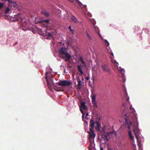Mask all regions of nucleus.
I'll use <instances>...</instances> for the list:
<instances>
[{"instance_id": "obj_16", "label": "nucleus", "mask_w": 150, "mask_h": 150, "mask_svg": "<svg viewBox=\"0 0 150 150\" xmlns=\"http://www.w3.org/2000/svg\"><path fill=\"white\" fill-rule=\"evenodd\" d=\"M21 16V14L18 13L14 16V18L15 19L16 21H19V20H22Z\"/></svg>"}, {"instance_id": "obj_25", "label": "nucleus", "mask_w": 150, "mask_h": 150, "mask_svg": "<svg viewBox=\"0 0 150 150\" xmlns=\"http://www.w3.org/2000/svg\"><path fill=\"white\" fill-rule=\"evenodd\" d=\"M122 82H125L126 80V79H125V77L124 76V75H122Z\"/></svg>"}, {"instance_id": "obj_11", "label": "nucleus", "mask_w": 150, "mask_h": 150, "mask_svg": "<svg viewBox=\"0 0 150 150\" xmlns=\"http://www.w3.org/2000/svg\"><path fill=\"white\" fill-rule=\"evenodd\" d=\"M71 84V83L70 81L64 80L61 81L58 83V85L62 86H67L70 85Z\"/></svg>"}, {"instance_id": "obj_38", "label": "nucleus", "mask_w": 150, "mask_h": 150, "mask_svg": "<svg viewBox=\"0 0 150 150\" xmlns=\"http://www.w3.org/2000/svg\"><path fill=\"white\" fill-rule=\"evenodd\" d=\"M92 75H93V76L92 78V80L93 81V82H94V77L93 76V73H92Z\"/></svg>"}, {"instance_id": "obj_31", "label": "nucleus", "mask_w": 150, "mask_h": 150, "mask_svg": "<svg viewBox=\"0 0 150 150\" xmlns=\"http://www.w3.org/2000/svg\"><path fill=\"white\" fill-rule=\"evenodd\" d=\"M3 4L1 2H0V9L3 7Z\"/></svg>"}, {"instance_id": "obj_22", "label": "nucleus", "mask_w": 150, "mask_h": 150, "mask_svg": "<svg viewBox=\"0 0 150 150\" xmlns=\"http://www.w3.org/2000/svg\"><path fill=\"white\" fill-rule=\"evenodd\" d=\"M71 19L75 23H76L78 22L76 18L74 16H72L71 17Z\"/></svg>"}, {"instance_id": "obj_13", "label": "nucleus", "mask_w": 150, "mask_h": 150, "mask_svg": "<svg viewBox=\"0 0 150 150\" xmlns=\"http://www.w3.org/2000/svg\"><path fill=\"white\" fill-rule=\"evenodd\" d=\"M94 130L92 129H89V132L88 133L89 135L90 139H94L96 136V134L94 132Z\"/></svg>"}, {"instance_id": "obj_27", "label": "nucleus", "mask_w": 150, "mask_h": 150, "mask_svg": "<svg viewBox=\"0 0 150 150\" xmlns=\"http://www.w3.org/2000/svg\"><path fill=\"white\" fill-rule=\"evenodd\" d=\"M120 71L121 73H122V75H124V72H125V70L124 69H121V70H120Z\"/></svg>"}, {"instance_id": "obj_32", "label": "nucleus", "mask_w": 150, "mask_h": 150, "mask_svg": "<svg viewBox=\"0 0 150 150\" xmlns=\"http://www.w3.org/2000/svg\"><path fill=\"white\" fill-rule=\"evenodd\" d=\"M47 35L49 37H51L52 35V34L50 32H48L47 33Z\"/></svg>"}, {"instance_id": "obj_34", "label": "nucleus", "mask_w": 150, "mask_h": 150, "mask_svg": "<svg viewBox=\"0 0 150 150\" xmlns=\"http://www.w3.org/2000/svg\"><path fill=\"white\" fill-rule=\"evenodd\" d=\"M105 42L107 43H108V45H107V46H108L109 45V43L108 42V41L106 40H105Z\"/></svg>"}, {"instance_id": "obj_20", "label": "nucleus", "mask_w": 150, "mask_h": 150, "mask_svg": "<svg viewBox=\"0 0 150 150\" xmlns=\"http://www.w3.org/2000/svg\"><path fill=\"white\" fill-rule=\"evenodd\" d=\"M77 81L78 82V87L79 88V89H80L81 88V81H80L79 78L77 79Z\"/></svg>"}, {"instance_id": "obj_29", "label": "nucleus", "mask_w": 150, "mask_h": 150, "mask_svg": "<svg viewBox=\"0 0 150 150\" xmlns=\"http://www.w3.org/2000/svg\"><path fill=\"white\" fill-rule=\"evenodd\" d=\"M140 144H138V146H139V150H142V147L141 146H140ZM134 149V150H136V149Z\"/></svg>"}, {"instance_id": "obj_7", "label": "nucleus", "mask_w": 150, "mask_h": 150, "mask_svg": "<svg viewBox=\"0 0 150 150\" xmlns=\"http://www.w3.org/2000/svg\"><path fill=\"white\" fill-rule=\"evenodd\" d=\"M79 61L81 62L83 64L81 65H78L77 66V70L79 71L80 72L81 74H83V71L82 69L84 67H86V65L85 64L83 60V58L81 57H80L79 58Z\"/></svg>"}, {"instance_id": "obj_40", "label": "nucleus", "mask_w": 150, "mask_h": 150, "mask_svg": "<svg viewBox=\"0 0 150 150\" xmlns=\"http://www.w3.org/2000/svg\"><path fill=\"white\" fill-rule=\"evenodd\" d=\"M110 54L111 55H112V56H114V54L112 52H111Z\"/></svg>"}, {"instance_id": "obj_46", "label": "nucleus", "mask_w": 150, "mask_h": 150, "mask_svg": "<svg viewBox=\"0 0 150 150\" xmlns=\"http://www.w3.org/2000/svg\"><path fill=\"white\" fill-rule=\"evenodd\" d=\"M86 33L87 35V34H88L87 32L86 31Z\"/></svg>"}, {"instance_id": "obj_28", "label": "nucleus", "mask_w": 150, "mask_h": 150, "mask_svg": "<svg viewBox=\"0 0 150 150\" xmlns=\"http://www.w3.org/2000/svg\"><path fill=\"white\" fill-rule=\"evenodd\" d=\"M42 13L44 14L46 16H49V14L47 12L45 11L42 12Z\"/></svg>"}, {"instance_id": "obj_33", "label": "nucleus", "mask_w": 150, "mask_h": 150, "mask_svg": "<svg viewBox=\"0 0 150 150\" xmlns=\"http://www.w3.org/2000/svg\"><path fill=\"white\" fill-rule=\"evenodd\" d=\"M54 90L57 91H64V90H61V89H54Z\"/></svg>"}, {"instance_id": "obj_6", "label": "nucleus", "mask_w": 150, "mask_h": 150, "mask_svg": "<svg viewBox=\"0 0 150 150\" xmlns=\"http://www.w3.org/2000/svg\"><path fill=\"white\" fill-rule=\"evenodd\" d=\"M79 61L81 62L83 64L81 65H78L77 66V70L79 71L80 72L81 74H83V71L82 69L84 67H86V65L85 64L83 60V58L81 57H80L79 58Z\"/></svg>"}, {"instance_id": "obj_49", "label": "nucleus", "mask_w": 150, "mask_h": 150, "mask_svg": "<svg viewBox=\"0 0 150 150\" xmlns=\"http://www.w3.org/2000/svg\"><path fill=\"white\" fill-rule=\"evenodd\" d=\"M94 69L93 68L92 69V70L93 71H94Z\"/></svg>"}, {"instance_id": "obj_26", "label": "nucleus", "mask_w": 150, "mask_h": 150, "mask_svg": "<svg viewBox=\"0 0 150 150\" xmlns=\"http://www.w3.org/2000/svg\"><path fill=\"white\" fill-rule=\"evenodd\" d=\"M10 10V9L9 8H8V7L7 8L5 11V13L6 14L8 13H9V11Z\"/></svg>"}, {"instance_id": "obj_10", "label": "nucleus", "mask_w": 150, "mask_h": 150, "mask_svg": "<svg viewBox=\"0 0 150 150\" xmlns=\"http://www.w3.org/2000/svg\"><path fill=\"white\" fill-rule=\"evenodd\" d=\"M101 68L103 71L107 72L108 74H110V69L109 67L108 64H103L102 65Z\"/></svg>"}, {"instance_id": "obj_43", "label": "nucleus", "mask_w": 150, "mask_h": 150, "mask_svg": "<svg viewBox=\"0 0 150 150\" xmlns=\"http://www.w3.org/2000/svg\"><path fill=\"white\" fill-rule=\"evenodd\" d=\"M17 44V42H16V43H15V44H14V45H16V44Z\"/></svg>"}, {"instance_id": "obj_24", "label": "nucleus", "mask_w": 150, "mask_h": 150, "mask_svg": "<svg viewBox=\"0 0 150 150\" xmlns=\"http://www.w3.org/2000/svg\"><path fill=\"white\" fill-rule=\"evenodd\" d=\"M81 112L82 114V119H84V115L85 114H86V112H85V111H83V110L81 109Z\"/></svg>"}, {"instance_id": "obj_8", "label": "nucleus", "mask_w": 150, "mask_h": 150, "mask_svg": "<svg viewBox=\"0 0 150 150\" xmlns=\"http://www.w3.org/2000/svg\"><path fill=\"white\" fill-rule=\"evenodd\" d=\"M79 61L81 62L83 64L81 65H78L77 66V70L79 71L80 72L81 74H83V71L82 69L84 67H86V65L85 64L83 60V58L81 57H80L79 58Z\"/></svg>"}, {"instance_id": "obj_21", "label": "nucleus", "mask_w": 150, "mask_h": 150, "mask_svg": "<svg viewBox=\"0 0 150 150\" xmlns=\"http://www.w3.org/2000/svg\"><path fill=\"white\" fill-rule=\"evenodd\" d=\"M10 3L11 4V5L13 6L14 8L16 7L17 5L15 2L12 1H11Z\"/></svg>"}, {"instance_id": "obj_39", "label": "nucleus", "mask_w": 150, "mask_h": 150, "mask_svg": "<svg viewBox=\"0 0 150 150\" xmlns=\"http://www.w3.org/2000/svg\"><path fill=\"white\" fill-rule=\"evenodd\" d=\"M86 113V117L88 115V112L87 111Z\"/></svg>"}, {"instance_id": "obj_17", "label": "nucleus", "mask_w": 150, "mask_h": 150, "mask_svg": "<svg viewBox=\"0 0 150 150\" xmlns=\"http://www.w3.org/2000/svg\"><path fill=\"white\" fill-rule=\"evenodd\" d=\"M130 139L132 140H133L134 139V136H133L132 133V132L131 130H129L128 131Z\"/></svg>"}, {"instance_id": "obj_2", "label": "nucleus", "mask_w": 150, "mask_h": 150, "mask_svg": "<svg viewBox=\"0 0 150 150\" xmlns=\"http://www.w3.org/2000/svg\"><path fill=\"white\" fill-rule=\"evenodd\" d=\"M131 114L132 115V120L131 121L132 124L130 125H129L130 129H129L130 130L131 129L130 126L132 124V125L133 127V131L134 134L137 137L136 134L138 133L139 132V130L138 128V123L137 122V118L135 115L134 112H132ZM128 129H129L128 128Z\"/></svg>"}, {"instance_id": "obj_48", "label": "nucleus", "mask_w": 150, "mask_h": 150, "mask_svg": "<svg viewBox=\"0 0 150 150\" xmlns=\"http://www.w3.org/2000/svg\"><path fill=\"white\" fill-rule=\"evenodd\" d=\"M70 31H73V30H72L71 29H70Z\"/></svg>"}, {"instance_id": "obj_12", "label": "nucleus", "mask_w": 150, "mask_h": 150, "mask_svg": "<svg viewBox=\"0 0 150 150\" xmlns=\"http://www.w3.org/2000/svg\"><path fill=\"white\" fill-rule=\"evenodd\" d=\"M123 95H122V98L124 100H126L128 101L129 99V97H128L127 92H126V90L125 88H124L123 90Z\"/></svg>"}, {"instance_id": "obj_30", "label": "nucleus", "mask_w": 150, "mask_h": 150, "mask_svg": "<svg viewBox=\"0 0 150 150\" xmlns=\"http://www.w3.org/2000/svg\"><path fill=\"white\" fill-rule=\"evenodd\" d=\"M43 22H44L46 23H49V21L48 20H45L42 21Z\"/></svg>"}, {"instance_id": "obj_14", "label": "nucleus", "mask_w": 150, "mask_h": 150, "mask_svg": "<svg viewBox=\"0 0 150 150\" xmlns=\"http://www.w3.org/2000/svg\"><path fill=\"white\" fill-rule=\"evenodd\" d=\"M81 106L80 107V110L81 111V109H83L84 110L85 112L86 113L87 112V106L85 105V103L84 102H81Z\"/></svg>"}, {"instance_id": "obj_1", "label": "nucleus", "mask_w": 150, "mask_h": 150, "mask_svg": "<svg viewBox=\"0 0 150 150\" xmlns=\"http://www.w3.org/2000/svg\"><path fill=\"white\" fill-rule=\"evenodd\" d=\"M129 109L130 111V113H129V115L128 114V113H127L126 112L125 110H123L122 111L123 114L124 115V116L126 117L125 120V121L128 125V128L129 129L130 127L129 125H130L132 124V122L131 121L132 120V115L131 114L132 112H134L135 115L136 116V114L135 113V111L134 110V109L132 108V107H130L129 108Z\"/></svg>"}, {"instance_id": "obj_41", "label": "nucleus", "mask_w": 150, "mask_h": 150, "mask_svg": "<svg viewBox=\"0 0 150 150\" xmlns=\"http://www.w3.org/2000/svg\"><path fill=\"white\" fill-rule=\"evenodd\" d=\"M87 37L88 38V37H89L90 36L88 34H87Z\"/></svg>"}, {"instance_id": "obj_47", "label": "nucleus", "mask_w": 150, "mask_h": 150, "mask_svg": "<svg viewBox=\"0 0 150 150\" xmlns=\"http://www.w3.org/2000/svg\"><path fill=\"white\" fill-rule=\"evenodd\" d=\"M71 26H69V28L70 29H71Z\"/></svg>"}, {"instance_id": "obj_4", "label": "nucleus", "mask_w": 150, "mask_h": 150, "mask_svg": "<svg viewBox=\"0 0 150 150\" xmlns=\"http://www.w3.org/2000/svg\"><path fill=\"white\" fill-rule=\"evenodd\" d=\"M59 53L61 55L60 57L62 59L65 58V61H67L70 59L71 56L66 51L64 47H62L60 49Z\"/></svg>"}, {"instance_id": "obj_18", "label": "nucleus", "mask_w": 150, "mask_h": 150, "mask_svg": "<svg viewBox=\"0 0 150 150\" xmlns=\"http://www.w3.org/2000/svg\"><path fill=\"white\" fill-rule=\"evenodd\" d=\"M48 73V72H46V76H45V78L46 79V81H47V86L48 87V88H50L51 86H50V85L49 82L48 81V80L47 77V74Z\"/></svg>"}, {"instance_id": "obj_44", "label": "nucleus", "mask_w": 150, "mask_h": 150, "mask_svg": "<svg viewBox=\"0 0 150 150\" xmlns=\"http://www.w3.org/2000/svg\"><path fill=\"white\" fill-rule=\"evenodd\" d=\"M123 106L124 107V108H125V104H123Z\"/></svg>"}, {"instance_id": "obj_23", "label": "nucleus", "mask_w": 150, "mask_h": 150, "mask_svg": "<svg viewBox=\"0 0 150 150\" xmlns=\"http://www.w3.org/2000/svg\"><path fill=\"white\" fill-rule=\"evenodd\" d=\"M102 138H104V140L105 141V142H108L109 139L110 138V137H106V136H105L104 135L103 136H102Z\"/></svg>"}, {"instance_id": "obj_42", "label": "nucleus", "mask_w": 150, "mask_h": 150, "mask_svg": "<svg viewBox=\"0 0 150 150\" xmlns=\"http://www.w3.org/2000/svg\"><path fill=\"white\" fill-rule=\"evenodd\" d=\"M100 150H103V148L101 147L100 148Z\"/></svg>"}, {"instance_id": "obj_35", "label": "nucleus", "mask_w": 150, "mask_h": 150, "mask_svg": "<svg viewBox=\"0 0 150 150\" xmlns=\"http://www.w3.org/2000/svg\"><path fill=\"white\" fill-rule=\"evenodd\" d=\"M108 150H114L113 149H112L110 146L108 147Z\"/></svg>"}, {"instance_id": "obj_15", "label": "nucleus", "mask_w": 150, "mask_h": 150, "mask_svg": "<svg viewBox=\"0 0 150 150\" xmlns=\"http://www.w3.org/2000/svg\"><path fill=\"white\" fill-rule=\"evenodd\" d=\"M103 127L105 129V126ZM105 130L103 132H101V136H103L104 135L105 136H106V137H110L109 136L110 134H112L113 133V132H107L106 133H105Z\"/></svg>"}, {"instance_id": "obj_9", "label": "nucleus", "mask_w": 150, "mask_h": 150, "mask_svg": "<svg viewBox=\"0 0 150 150\" xmlns=\"http://www.w3.org/2000/svg\"><path fill=\"white\" fill-rule=\"evenodd\" d=\"M92 103L94 109L98 108L97 102L96 100V95L95 93H92L91 96Z\"/></svg>"}, {"instance_id": "obj_36", "label": "nucleus", "mask_w": 150, "mask_h": 150, "mask_svg": "<svg viewBox=\"0 0 150 150\" xmlns=\"http://www.w3.org/2000/svg\"><path fill=\"white\" fill-rule=\"evenodd\" d=\"M89 76H86L85 78V79L86 80H88L89 79Z\"/></svg>"}, {"instance_id": "obj_37", "label": "nucleus", "mask_w": 150, "mask_h": 150, "mask_svg": "<svg viewBox=\"0 0 150 150\" xmlns=\"http://www.w3.org/2000/svg\"><path fill=\"white\" fill-rule=\"evenodd\" d=\"M88 40L89 41L91 40V36H90L89 37H88Z\"/></svg>"}, {"instance_id": "obj_5", "label": "nucleus", "mask_w": 150, "mask_h": 150, "mask_svg": "<svg viewBox=\"0 0 150 150\" xmlns=\"http://www.w3.org/2000/svg\"><path fill=\"white\" fill-rule=\"evenodd\" d=\"M79 61L81 62L83 64L81 65H78L77 66V70L79 71L80 72L81 74H83V71L82 69L84 67H86V65L85 64L83 60V58L81 57H80L79 58Z\"/></svg>"}, {"instance_id": "obj_3", "label": "nucleus", "mask_w": 150, "mask_h": 150, "mask_svg": "<svg viewBox=\"0 0 150 150\" xmlns=\"http://www.w3.org/2000/svg\"><path fill=\"white\" fill-rule=\"evenodd\" d=\"M96 125L95 127L96 129L100 132H103L105 130L104 127H103L101 126V124L99 121H97L96 122L93 119H91L90 122L89 126L90 128L89 129H93L94 127V124Z\"/></svg>"}, {"instance_id": "obj_45", "label": "nucleus", "mask_w": 150, "mask_h": 150, "mask_svg": "<svg viewBox=\"0 0 150 150\" xmlns=\"http://www.w3.org/2000/svg\"><path fill=\"white\" fill-rule=\"evenodd\" d=\"M99 35L100 36V37L101 38H102V36H101V35H100V34Z\"/></svg>"}, {"instance_id": "obj_19", "label": "nucleus", "mask_w": 150, "mask_h": 150, "mask_svg": "<svg viewBox=\"0 0 150 150\" xmlns=\"http://www.w3.org/2000/svg\"><path fill=\"white\" fill-rule=\"evenodd\" d=\"M112 63H113L115 65V67L117 68L118 67V63L116 62V61L115 60H114L112 59Z\"/></svg>"}]
</instances>
